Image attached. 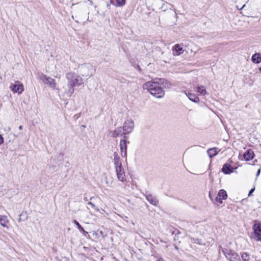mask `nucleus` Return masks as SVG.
I'll return each mask as SVG.
<instances>
[{
    "label": "nucleus",
    "instance_id": "9d476101",
    "mask_svg": "<svg viewBox=\"0 0 261 261\" xmlns=\"http://www.w3.org/2000/svg\"><path fill=\"white\" fill-rule=\"evenodd\" d=\"M184 50L180 45L176 44L173 47V54L174 56H179L182 54Z\"/></svg>",
    "mask_w": 261,
    "mask_h": 261
},
{
    "label": "nucleus",
    "instance_id": "cd10ccee",
    "mask_svg": "<svg viewBox=\"0 0 261 261\" xmlns=\"http://www.w3.org/2000/svg\"><path fill=\"white\" fill-rule=\"evenodd\" d=\"M88 204L90 205L93 208H94L95 207V205L92 203L91 202H89L88 203Z\"/></svg>",
    "mask_w": 261,
    "mask_h": 261
},
{
    "label": "nucleus",
    "instance_id": "473e14b6",
    "mask_svg": "<svg viewBox=\"0 0 261 261\" xmlns=\"http://www.w3.org/2000/svg\"><path fill=\"white\" fill-rule=\"evenodd\" d=\"M22 128V126L20 125L19 127V129H21Z\"/></svg>",
    "mask_w": 261,
    "mask_h": 261
},
{
    "label": "nucleus",
    "instance_id": "c85d7f7f",
    "mask_svg": "<svg viewBox=\"0 0 261 261\" xmlns=\"http://www.w3.org/2000/svg\"><path fill=\"white\" fill-rule=\"evenodd\" d=\"M260 169H259L257 171V174H256V176H258L259 174H260Z\"/></svg>",
    "mask_w": 261,
    "mask_h": 261
},
{
    "label": "nucleus",
    "instance_id": "393cba45",
    "mask_svg": "<svg viewBox=\"0 0 261 261\" xmlns=\"http://www.w3.org/2000/svg\"><path fill=\"white\" fill-rule=\"evenodd\" d=\"M236 7L238 10H242L246 7V4H244L241 7H240V6L238 5H237Z\"/></svg>",
    "mask_w": 261,
    "mask_h": 261
},
{
    "label": "nucleus",
    "instance_id": "7c9ffc66",
    "mask_svg": "<svg viewBox=\"0 0 261 261\" xmlns=\"http://www.w3.org/2000/svg\"><path fill=\"white\" fill-rule=\"evenodd\" d=\"M83 232V234H84L85 236H86V234H87V233H88V232H87V231H86L85 230V232Z\"/></svg>",
    "mask_w": 261,
    "mask_h": 261
},
{
    "label": "nucleus",
    "instance_id": "e433bc0d",
    "mask_svg": "<svg viewBox=\"0 0 261 261\" xmlns=\"http://www.w3.org/2000/svg\"><path fill=\"white\" fill-rule=\"evenodd\" d=\"M259 70H260V72H261V67H260V68H259Z\"/></svg>",
    "mask_w": 261,
    "mask_h": 261
},
{
    "label": "nucleus",
    "instance_id": "6e6552de",
    "mask_svg": "<svg viewBox=\"0 0 261 261\" xmlns=\"http://www.w3.org/2000/svg\"><path fill=\"white\" fill-rule=\"evenodd\" d=\"M124 139L121 140L120 142V147L121 150V154L122 157H126L127 155V145L125 139H127L126 136L124 137Z\"/></svg>",
    "mask_w": 261,
    "mask_h": 261
},
{
    "label": "nucleus",
    "instance_id": "bb28decb",
    "mask_svg": "<svg viewBox=\"0 0 261 261\" xmlns=\"http://www.w3.org/2000/svg\"><path fill=\"white\" fill-rule=\"evenodd\" d=\"M254 190H255V188H252V189L249 191V194H248V196H250V195H251V193H252V192H254Z\"/></svg>",
    "mask_w": 261,
    "mask_h": 261
},
{
    "label": "nucleus",
    "instance_id": "f8f14e48",
    "mask_svg": "<svg viewBox=\"0 0 261 261\" xmlns=\"http://www.w3.org/2000/svg\"><path fill=\"white\" fill-rule=\"evenodd\" d=\"M254 157V152L251 150H248L244 154V158L246 161L252 160Z\"/></svg>",
    "mask_w": 261,
    "mask_h": 261
},
{
    "label": "nucleus",
    "instance_id": "20e7f679",
    "mask_svg": "<svg viewBox=\"0 0 261 261\" xmlns=\"http://www.w3.org/2000/svg\"><path fill=\"white\" fill-rule=\"evenodd\" d=\"M209 197L210 199L215 203L222 204L223 200H226L227 198V192L224 190H220L216 197L213 196L212 192H209Z\"/></svg>",
    "mask_w": 261,
    "mask_h": 261
},
{
    "label": "nucleus",
    "instance_id": "4be33fe9",
    "mask_svg": "<svg viewBox=\"0 0 261 261\" xmlns=\"http://www.w3.org/2000/svg\"><path fill=\"white\" fill-rule=\"evenodd\" d=\"M49 77H47L44 74H41L39 76V79L42 81L44 83H46Z\"/></svg>",
    "mask_w": 261,
    "mask_h": 261
},
{
    "label": "nucleus",
    "instance_id": "0eeeda50",
    "mask_svg": "<svg viewBox=\"0 0 261 261\" xmlns=\"http://www.w3.org/2000/svg\"><path fill=\"white\" fill-rule=\"evenodd\" d=\"M10 89L14 93H17L21 94L24 90L23 86L21 83L16 82L15 84H11L10 86Z\"/></svg>",
    "mask_w": 261,
    "mask_h": 261
},
{
    "label": "nucleus",
    "instance_id": "c9c22d12",
    "mask_svg": "<svg viewBox=\"0 0 261 261\" xmlns=\"http://www.w3.org/2000/svg\"><path fill=\"white\" fill-rule=\"evenodd\" d=\"M113 0H111V3H113Z\"/></svg>",
    "mask_w": 261,
    "mask_h": 261
},
{
    "label": "nucleus",
    "instance_id": "ddd939ff",
    "mask_svg": "<svg viewBox=\"0 0 261 261\" xmlns=\"http://www.w3.org/2000/svg\"><path fill=\"white\" fill-rule=\"evenodd\" d=\"M185 93L190 100L194 102H199V99L195 94H193L190 92H185Z\"/></svg>",
    "mask_w": 261,
    "mask_h": 261
},
{
    "label": "nucleus",
    "instance_id": "c756f323",
    "mask_svg": "<svg viewBox=\"0 0 261 261\" xmlns=\"http://www.w3.org/2000/svg\"><path fill=\"white\" fill-rule=\"evenodd\" d=\"M229 173H230L231 172H232L233 171H232V169L230 168V167L229 166Z\"/></svg>",
    "mask_w": 261,
    "mask_h": 261
},
{
    "label": "nucleus",
    "instance_id": "2eb2a0df",
    "mask_svg": "<svg viewBox=\"0 0 261 261\" xmlns=\"http://www.w3.org/2000/svg\"><path fill=\"white\" fill-rule=\"evenodd\" d=\"M45 84H48L50 87L53 89H55L56 88L57 84L55 80L51 77H48V80Z\"/></svg>",
    "mask_w": 261,
    "mask_h": 261
},
{
    "label": "nucleus",
    "instance_id": "72a5a7b5",
    "mask_svg": "<svg viewBox=\"0 0 261 261\" xmlns=\"http://www.w3.org/2000/svg\"><path fill=\"white\" fill-rule=\"evenodd\" d=\"M232 1L234 2L235 3L237 2V0H232Z\"/></svg>",
    "mask_w": 261,
    "mask_h": 261
},
{
    "label": "nucleus",
    "instance_id": "412c9836",
    "mask_svg": "<svg viewBox=\"0 0 261 261\" xmlns=\"http://www.w3.org/2000/svg\"><path fill=\"white\" fill-rule=\"evenodd\" d=\"M73 223L75 224V225L77 226V228L81 232H85V230L84 229V228L81 226L80 223L76 220H74Z\"/></svg>",
    "mask_w": 261,
    "mask_h": 261
},
{
    "label": "nucleus",
    "instance_id": "f3484780",
    "mask_svg": "<svg viewBox=\"0 0 261 261\" xmlns=\"http://www.w3.org/2000/svg\"><path fill=\"white\" fill-rule=\"evenodd\" d=\"M146 199L152 205H156L158 204V200L151 195L147 196Z\"/></svg>",
    "mask_w": 261,
    "mask_h": 261
},
{
    "label": "nucleus",
    "instance_id": "f257e3e1",
    "mask_svg": "<svg viewBox=\"0 0 261 261\" xmlns=\"http://www.w3.org/2000/svg\"><path fill=\"white\" fill-rule=\"evenodd\" d=\"M164 79H155L153 81L146 82L143 85V88L147 90L154 97L161 98L165 95V91L161 87V85L164 83Z\"/></svg>",
    "mask_w": 261,
    "mask_h": 261
},
{
    "label": "nucleus",
    "instance_id": "aec40b11",
    "mask_svg": "<svg viewBox=\"0 0 261 261\" xmlns=\"http://www.w3.org/2000/svg\"><path fill=\"white\" fill-rule=\"evenodd\" d=\"M242 258L243 261H249V255L247 253H243L242 254Z\"/></svg>",
    "mask_w": 261,
    "mask_h": 261
},
{
    "label": "nucleus",
    "instance_id": "423d86ee",
    "mask_svg": "<svg viewBox=\"0 0 261 261\" xmlns=\"http://www.w3.org/2000/svg\"><path fill=\"white\" fill-rule=\"evenodd\" d=\"M93 66L90 63H85L79 66V72L83 76H88L91 74Z\"/></svg>",
    "mask_w": 261,
    "mask_h": 261
},
{
    "label": "nucleus",
    "instance_id": "9b49d317",
    "mask_svg": "<svg viewBox=\"0 0 261 261\" xmlns=\"http://www.w3.org/2000/svg\"><path fill=\"white\" fill-rule=\"evenodd\" d=\"M9 220L5 215H2L0 217V224L4 227L8 228V224Z\"/></svg>",
    "mask_w": 261,
    "mask_h": 261
},
{
    "label": "nucleus",
    "instance_id": "b1692460",
    "mask_svg": "<svg viewBox=\"0 0 261 261\" xmlns=\"http://www.w3.org/2000/svg\"><path fill=\"white\" fill-rule=\"evenodd\" d=\"M118 6H123L125 3V0H116Z\"/></svg>",
    "mask_w": 261,
    "mask_h": 261
},
{
    "label": "nucleus",
    "instance_id": "f704fd0d",
    "mask_svg": "<svg viewBox=\"0 0 261 261\" xmlns=\"http://www.w3.org/2000/svg\"><path fill=\"white\" fill-rule=\"evenodd\" d=\"M107 6L108 8H109V6H110V4H108Z\"/></svg>",
    "mask_w": 261,
    "mask_h": 261
},
{
    "label": "nucleus",
    "instance_id": "7ed1b4c3",
    "mask_svg": "<svg viewBox=\"0 0 261 261\" xmlns=\"http://www.w3.org/2000/svg\"><path fill=\"white\" fill-rule=\"evenodd\" d=\"M114 164L117 179L122 182H125L126 180V175L122 166L120 158L116 152L114 153Z\"/></svg>",
    "mask_w": 261,
    "mask_h": 261
},
{
    "label": "nucleus",
    "instance_id": "1a4fd4ad",
    "mask_svg": "<svg viewBox=\"0 0 261 261\" xmlns=\"http://www.w3.org/2000/svg\"><path fill=\"white\" fill-rule=\"evenodd\" d=\"M134 127V121L131 119H127L126 120L123 126V130H127L128 129H132Z\"/></svg>",
    "mask_w": 261,
    "mask_h": 261
},
{
    "label": "nucleus",
    "instance_id": "f03ea898",
    "mask_svg": "<svg viewBox=\"0 0 261 261\" xmlns=\"http://www.w3.org/2000/svg\"><path fill=\"white\" fill-rule=\"evenodd\" d=\"M66 77L68 81V89L65 92V94L68 97H70L74 93V87L83 85L84 84V80L80 75L73 72L67 73L66 74Z\"/></svg>",
    "mask_w": 261,
    "mask_h": 261
},
{
    "label": "nucleus",
    "instance_id": "dca6fc26",
    "mask_svg": "<svg viewBox=\"0 0 261 261\" xmlns=\"http://www.w3.org/2000/svg\"><path fill=\"white\" fill-rule=\"evenodd\" d=\"M207 153L210 158L215 156L218 153V148L216 147L210 148L207 150Z\"/></svg>",
    "mask_w": 261,
    "mask_h": 261
},
{
    "label": "nucleus",
    "instance_id": "39448f33",
    "mask_svg": "<svg viewBox=\"0 0 261 261\" xmlns=\"http://www.w3.org/2000/svg\"><path fill=\"white\" fill-rule=\"evenodd\" d=\"M253 230L252 239L256 241L261 242V223L255 222L253 226Z\"/></svg>",
    "mask_w": 261,
    "mask_h": 261
},
{
    "label": "nucleus",
    "instance_id": "a211bd4d",
    "mask_svg": "<svg viewBox=\"0 0 261 261\" xmlns=\"http://www.w3.org/2000/svg\"><path fill=\"white\" fill-rule=\"evenodd\" d=\"M252 61L255 63H258L261 61V56L259 54H255L252 57Z\"/></svg>",
    "mask_w": 261,
    "mask_h": 261
},
{
    "label": "nucleus",
    "instance_id": "5701e85b",
    "mask_svg": "<svg viewBox=\"0 0 261 261\" xmlns=\"http://www.w3.org/2000/svg\"><path fill=\"white\" fill-rule=\"evenodd\" d=\"M222 171L224 172L225 174H228V165L226 164H225L223 167L222 169Z\"/></svg>",
    "mask_w": 261,
    "mask_h": 261
},
{
    "label": "nucleus",
    "instance_id": "4468645a",
    "mask_svg": "<svg viewBox=\"0 0 261 261\" xmlns=\"http://www.w3.org/2000/svg\"><path fill=\"white\" fill-rule=\"evenodd\" d=\"M229 261H241V259L236 253L229 252Z\"/></svg>",
    "mask_w": 261,
    "mask_h": 261
},
{
    "label": "nucleus",
    "instance_id": "6ab92c4d",
    "mask_svg": "<svg viewBox=\"0 0 261 261\" xmlns=\"http://www.w3.org/2000/svg\"><path fill=\"white\" fill-rule=\"evenodd\" d=\"M196 89L197 92L201 95H205L206 93V91L203 86H198Z\"/></svg>",
    "mask_w": 261,
    "mask_h": 261
},
{
    "label": "nucleus",
    "instance_id": "2f4dec72",
    "mask_svg": "<svg viewBox=\"0 0 261 261\" xmlns=\"http://www.w3.org/2000/svg\"><path fill=\"white\" fill-rule=\"evenodd\" d=\"M158 261H164L163 258H160L158 259Z\"/></svg>",
    "mask_w": 261,
    "mask_h": 261
},
{
    "label": "nucleus",
    "instance_id": "a878e982",
    "mask_svg": "<svg viewBox=\"0 0 261 261\" xmlns=\"http://www.w3.org/2000/svg\"><path fill=\"white\" fill-rule=\"evenodd\" d=\"M4 142V138L2 136V135H0V145H1Z\"/></svg>",
    "mask_w": 261,
    "mask_h": 261
}]
</instances>
